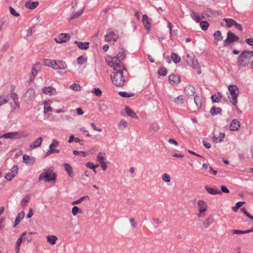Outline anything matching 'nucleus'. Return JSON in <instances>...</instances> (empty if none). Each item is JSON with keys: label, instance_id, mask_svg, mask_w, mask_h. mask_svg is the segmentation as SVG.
<instances>
[{"label": "nucleus", "instance_id": "412c9836", "mask_svg": "<svg viewBox=\"0 0 253 253\" xmlns=\"http://www.w3.org/2000/svg\"><path fill=\"white\" fill-rule=\"evenodd\" d=\"M74 43L77 45L81 49L86 50L89 48V43L88 42H81L75 41Z\"/></svg>", "mask_w": 253, "mask_h": 253}, {"label": "nucleus", "instance_id": "7ed1b4c3", "mask_svg": "<svg viewBox=\"0 0 253 253\" xmlns=\"http://www.w3.org/2000/svg\"><path fill=\"white\" fill-rule=\"evenodd\" d=\"M126 57V50L121 48L116 56L113 57L110 62H109L108 65L110 67L123 66L121 61L124 60Z\"/></svg>", "mask_w": 253, "mask_h": 253}, {"label": "nucleus", "instance_id": "f03ea898", "mask_svg": "<svg viewBox=\"0 0 253 253\" xmlns=\"http://www.w3.org/2000/svg\"><path fill=\"white\" fill-rule=\"evenodd\" d=\"M56 176L55 173L53 172V170L51 168L45 169L40 175L39 180H44V182L53 181V182H55L56 181Z\"/></svg>", "mask_w": 253, "mask_h": 253}, {"label": "nucleus", "instance_id": "72a5a7b5", "mask_svg": "<svg viewBox=\"0 0 253 253\" xmlns=\"http://www.w3.org/2000/svg\"><path fill=\"white\" fill-rule=\"evenodd\" d=\"M142 22L144 26L148 29L150 27V24L148 20V17L147 15L144 14L142 16Z\"/></svg>", "mask_w": 253, "mask_h": 253}, {"label": "nucleus", "instance_id": "a18cd8bd", "mask_svg": "<svg viewBox=\"0 0 253 253\" xmlns=\"http://www.w3.org/2000/svg\"><path fill=\"white\" fill-rule=\"evenodd\" d=\"M190 15L194 20H195L197 22L200 23V20L202 18H201L200 16L197 15L195 12L191 11L190 13Z\"/></svg>", "mask_w": 253, "mask_h": 253}, {"label": "nucleus", "instance_id": "f704fd0d", "mask_svg": "<svg viewBox=\"0 0 253 253\" xmlns=\"http://www.w3.org/2000/svg\"><path fill=\"white\" fill-rule=\"evenodd\" d=\"M213 36L214 38V40L216 41H214V42L217 44V42L219 41H221L223 39V37L221 35V33L219 31H216L213 34Z\"/></svg>", "mask_w": 253, "mask_h": 253}, {"label": "nucleus", "instance_id": "393cba45", "mask_svg": "<svg viewBox=\"0 0 253 253\" xmlns=\"http://www.w3.org/2000/svg\"><path fill=\"white\" fill-rule=\"evenodd\" d=\"M83 9H82L78 10L75 13H72L69 19V21H70L74 19H78L83 13Z\"/></svg>", "mask_w": 253, "mask_h": 253}, {"label": "nucleus", "instance_id": "1a4fd4ad", "mask_svg": "<svg viewBox=\"0 0 253 253\" xmlns=\"http://www.w3.org/2000/svg\"><path fill=\"white\" fill-rule=\"evenodd\" d=\"M250 59L249 56L243 51L238 57L237 61L238 65L241 67L248 66Z\"/></svg>", "mask_w": 253, "mask_h": 253}, {"label": "nucleus", "instance_id": "e2e57ef3", "mask_svg": "<svg viewBox=\"0 0 253 253\" xmlns=\"http://www.w3.org/2000/svg\"><path fill=\"white\" fill-rule=\"evenodd\" d=\"M9 10H10V13L12 15H13V16H16V17H18L19 16V14L18 13L16 12V11L15 10V9L13 8H12L11 6H10Z\"/></svg>", "mask_w": 253, "mask_h": 253}, {"label": "nucleus", "instance_id": "6e6552de", "mask_svg": "<svg viewBox=\"0 0 253 253\" xmlns=\"http://www.w3.org/2000/svg\"><path fill=\"white\" fill-rule=\"evenodd\" d=\"M119 37L118 32L112 29H109L106 35L104 36L105 41L106 42H116Z\"/></svg>", "mask_w": 253, "mask_h": 253}, {"label": "nucleus", "instance_id": "2f4dec72", "mask_svg": "<svg viewBox=\"0 0 253 253\" xmlns=\"http://www.w3.org/2000/svg\"><path fill=\"white\" fill-rule=\"evenodd\" d=\"M105 153H103V152H99L98 154V155L97 156L96 160L100 164H102L103 163H104L105 162L104 160L105 159Z\"/></svg>", "mask_w": 253, "mask_h": 253}, {"label": "nucleus", "instance_id": "6e6d98bb", "mask_svg": "<svg viewBox=\"0 0 253 253\" xmlns=\"http://www.w3.org/2000/svg\"><path fill=\"white\" fill-rule=\"evenodd\" d=\"M72 212L74 215H76L78 212L82 213V211L77 206H74L72 208Z\"/></svg>", "mask_w": 253, "mask_h": 253}, {"label": "nucleus", "instance_id": "a211bd4d", "mask_svg": "<svg viewBox=\"0 0 253 253\" xmlns=\"http://www.w3.org/2000/svg\"><path fill=\"white\" fill-rule=\"evenodd\" d=\"M23 162L27 165H32L35 162V158L31 157L27 155H24L23 156Z\"/></svg>", "mask_w": 253, "mask_h": 253}, {"label": "nucleus", "instance_id": "473e14b6", "mask_svg": "<svg viewBox=\"0 0 253 253\" xmlns=\"http://www.w3.org/2000/svg\"><path fill=\"white\" fill-rule=\"evenodd\" d=\"M222 96L221 93L218 92L217 93V95H212L211 97V100L212 102H219L221 99H222Z\"/></svg>", "mask_w": 253, "mask_h": 253}, {"label": "nucleus", "instance_id": "39448f33", "mask_svg": "<svg viewBox=\"0 0 253 253\" xmlns=\"http://www.w3.org/2000/svg\"><path fill=\"white\" fill-rule=\"evenodd\" d=\"M29 133L26 130L19 131L10 132L4 134L0 138H4L10 139H19L28 137Z\"/></svg>", "mask_w": 253, "mask_h": 253}, {"label": "nucleus", "instance_id": "603ef678", "mask_svg": "<svg viewBox=\"0 0 253 253\" xmlns=\"http://www.w3.org/2000/svg\"><path fill=\"white\" fill-rule=\"evenodd\" d=\"M25 216V212L21 211L18 214L14 221H20Z\"/></svg>", "mask_w": 253, "mask_h": 253}, {"label": "nucleus", "instance_id": "9b49d317", "mask_svg": "<svg viewBox=\"0 0 253 253\" xmlns=\"http://www.w3.org/2000/svg\"><path fill=\"white\" fill-rule=\"evenodd\" d=\"M23 98L24 100L27 103L34 100L35 98V92L34 89L32 88H29L25 93Z\"/></svg>", "mask_w": 253, "mask_h": 253}, {"label": "nucleus", "instance_id": "c756f323", "mask_svg": "<svg viewBox=\"0 0 253 253\" xmlns=\"http://www.w3.org/2000/svg\"><path fill=\"white\" fill-rule=\"evenodd\" d=\"M223 21L226 22V26L228 28H230L235 25L236 21L231 18H224Z\"/></svg>", "mask_w": 253, "mask_h": 253}, {"label": "nucleus", "instance_id": "b1692460", "mask_svg": "<svg viewBox=\"0 0 253 253\" xmlns=\"http://www.w3.org/2000/svg\"><path fill=\"white\" fill-rule=\"evenodd\" d=\"M125 111H126V114L128 116H129L132 118H134V119H138V117H137L136 114L133 111H132L131 109H130L128 107H127L126 106H125Z\"/></svg>", "mask_w": 253, "mask_h": 253}, {"label": "nucleus", "instance_id": "6ab92c4d", "mask_svg": "<svg viewBox=\"0 0 253 253\" xmlns=\"http://www.w3.org/2000/svg\"><path fill=\"white\" fill-rule=\"evenodd\" d=\"M42 140L43 139L42 137H40L38 138L30 144V147L31 149H35L40 147L42 143Z\"/></svg>", "mask_w": 253, "mask_h": 253}, {"label": "nucleus", "instance_id": "052dcab7", "mask_svg": "<svg viewBox=\"0 0 253 253\" xmlns=\"http://www.w3.org/2000/svg\"><path fill=\"white\" fill-rule=\"evenodd\" d=\"M158 73L161 76H165L167 73V71L165 68H160L158 69Z\"/></svg>", "mask_w": 253, "mask_h": 253}, {"label": "nucleus", "instance_id": "49530a36", "mask_svg": "<svg viewBox=\"0 0 253 253\" xmlns=\"http://www.w3.org/2000/svg\"><path fill=\"white\" fill-rule=\"evenodd\" d=\"M221 110H222L220 108H215V107H213L211 108L210 113L212 115H215L220 113L221 112Z\"/></svg>", "mask_w": 253, "mask_h": 253}, {"label": "nucleus", "instance_id": "ddd939ff", "mask_svg": "<svg viewBox=\"0 0 253 253\" xmlns=\"http://www.w3.org/2000/svg\"><path fill=\"white\" fill-rule=\"evenodd\" d=\"M69 39L70 35L68 34L62 33L55 39V41L57 43H63L67 42Z\"/></svg>", "mask_w": 253, "mask_h": 253}, {"label": "nucleus", "instance_id": "f3484780", "mask_svg": "<svg viewBox=\"0 0 253 253\" xmlns=\"http://www.w3.org/2000/svg\"><path fill=\"white\" fill-rule=\"evenodd\" d=\"M169 82L171 84H177L180 81V78L177 75L172 74L169 76Z\"/></svg>", "mask_w": 253, "mask_h": 253}, {"label": "nucleus", "instance_id": "5701e85b", "mask_svg": "<svg viewBox=\"0 0 253 253\" xmlns=\"http://www.w3.org/2000/svg\"><path fill=\"white\" fill-rule=\"evenodd\" d=\"M26 235V233L24 232L22 234L21 237H20L16 242V252L18 253L20 250V247L21 246V243L23 240V238H24L25 239V235Z\"/></svg>", "mask_w": 253, "mask_h": 253}, {"label": "nucleus", "instance_id": "f8f14e48", "mask_svg": "<svg viewBox=\"0 0 253 253\" xmlns=\"http://www.w3.org/2000/svg\"><path fill=\"white\" fill-rule=\"evenodd\" d=\"M239 39V38L237 36L235 35V34L232 32L229 31L227 33V38L224 41L223 44L224 46H226L228 44L238 41Z\"/></svg>", "mask_w": 253, "mask_h": 253}, {"label": "nucleus", "instance_id": "a19ab883", "mask_svg": "<svg viewBox=\"0 0 253 253\" xmlns=\"http://www.w3.org/2000/svg\"><path fill=\"white\" fill-rule=\"evenodd\" d=\"M194 102L198 108L201 107L202 103V98L200 96L195 95L194 96Z\"/></svg>", "mask_w": 253, "mask_h": 253}, {"label": "nucleus", "instance_id": "c9c22d12", "mask_svg": "<svg viewBox=\"0 0 253 253\" xmlns=\"http://www.w3.org/2000/svg\"><path fill=\"white\" fill-rule=\"evenodd\" d=\"M26 6L30 9H33L36 8L39 5L38 1H34L32 3L26 2L25 3Z\"/></svg>", "mask_w": 253, "mask_h": 253}, {"label": "nucleus", "instance_id": "423d86ee", "mask_svg": "<svg viewBox=\"0 0 253 253\" xmlns=\"http://www.w3.org/2000/svg\"><path fill=\"white\" fill-rule=\"evenodd\" d=\"M185 59L189 66L192 67L197 70V72L198 74L201 73V71L198 60L195 58L194 55L187 54Z\"/></svg>", "mask_w": 253, "mask_h": 253}, {"label": "nucleus", "instance_id": "09e8293b", "mask_svg": "<svg viewBox=\"0 0 253 253\" xmlns=\"http://www.w3.org/2000/svg\"><path fill=\"white\" fill-rule=\"evenodd\" d=\"M200 25L201 29L204 31L207 30L209 26V23L205 21H201L200 23Z\"/></svg>", "mask_w": 253, "mask_h": 253}, {"label": "nucleus", "instance_id": "9d476101", "mask_svg": "<svg viewBox=\"0 0 253 253\" xmlns=\"http://www.w3.org/2000/svg\"><path fill=\"white\" fill-rule=\"evenodd\" d=\"M197 205L199 211L198 215L199 217H202L204 215V212L208 209L207 203L204 200H200L197 202Z\"/></svg>", "mask_w": 253, "mask_h": 253}, {"label": "nucleus", "instance_id": "e433bc0d", "mask_svg": "<svg viewBox=\"0 0 253 253\" xmlns=\"http://www.w3.org/2000/svg\"><path fill=\"white\" fill-rule=\"evenodd\" d=\"M253 231V229L248 230L245 231L238 230L236 229H233L231 230V233L233 234H247Z\"/></svg>", "mask_w": 253, "mask_h": 253}, {"label": "nucleus", "instance_id": "f257e3e1", "mask_svg": "<svg viewBox=\"0 0 253 253\" xmlns=\"http://www.w3.org/2000/svg\"><path fill=\"white\" fill-rule=\"evenodd\" d=\"M114 72L111 74V78L114 85L117 86H122L125 82L124 76V72H126V70L124 66H117L111 67Z\"/></svg>", "mask_w": 253, "mask_h": 253}, {"label": "nucleus", "instance_id": "20e7f679", "mask_svg": "<svg viewBox=\"0 0 253 253\" xmlns=\"http://www.w3.org/2000/svg\"><path fill=\"white\" fill-rule=\"evenodd\" d=\"M44 64L45 66L51 67L52 68L57 69L64 70L67 68V64L64 61L54 60L46 59L44 61Z\"/></svg>", "mask_w": 253, "mask_h": 253}, {"label": "nucleus", "instance_id": "dca6fc26", "mask_svg": "<svg viewBox=\"0 0 253 253\" xmlns=\"http://www.w3.org/2000/svg\"><path fill=\"white\" fill-rule=\"evenodd\" d=\"M240 122L237 119H234L230 125V130L231 131H237L240 127Z\"/></svg>", "mask_w": 253, "mask_h": 253}, {"label": "nucleus", "instance_id": "8fccbe9b", "mask_svg": "<svg viewBox=\"0 0 253 253\" xmlns=\"http://www.w3.org/2000/svg\"><path fill=\"white\" fill-rule=\"evenodd\" d=\"M119 94L123 97H130L134 96V94L126 91H120Z\"/></svg>", "mask_w": 253, "mask_h": 253}, {"label": "nucleus", "instance_id": "a878e982", "mask_svg": "<svg viewBox=\"0 0 253 253\" xmlns=\"http://www.w3.org/2000/svg\"><path fill=\"white\" fill-rule=\"evenodd\" d=\"M128 123L125 120L122 119L118 124V127L119 130H123L126 127H127Z\"/></svg>", "mask_w": 253, "mask_h": 253}, {"label": "nucleus", "instance_id": "774afa93", "mask_svg": "<svg viewBox=\"0 0 253 253\" xmlns=\"http://www.w3.org/2000/svg\"><path fill=\"white\" fill-rule=\"evenodd\" d=\"M9 47V45H8V43L6 42V43H4L2 47H1V50L2 51H5L7 50V49H8Z\"/></svg>", "mask_w": 253, "mask_h": 253}, {"label": "nucleus", "instance_id": "bf43d9fd", "mask_svg": "<svg viewBox=\"0 0 253 253\" xmlns=\"http://www.w3.org/2000/svg\"><path fill=\"white\" fill-rule=\"evenodd\" d=\"M245 202H238L236 203V206L232 208L233 210L234 211H236L237 210L241 207L244 204H245Z\"/></svg>", "mask_w": 253, "mask_h": 253}, {"label": "nucleus", "instance_id": "4be33fe9", "mask_svg": "<svg viewBox=\"0 0 253 253\" xmlns=\"http://www.w3.org/2000/svg\"><path fill=\"white\" fill-rule=\"evenodd\" d=\"M205 190L210 194L215 195V194H221V192L216 189V188H211L208 186H205Z\"/></svg>", "mask_w": 253, "mask_h": 253}, {"label": "nucleus", "instance_id": "c85d7f7f", "mask_svg": "<svg viewBox=\"0 0 253 253\" xmlns=\"http://www.w3.org/2000/svg\"><path fill=\"white\" fill-rule=\"evenodd\" d=\"M51 112V108L49 106V101H44V112L45 114H50Z\"/></svg>", "mask_w": 253, "mask_h": 253}, {"label": "nucleus", "instance_id": "cd10ccee", "mask_svg": "<svg viewBox=\"0 0 253 253\" xmlns=\"http://www.w3.org/2000/svg\"><path fill=\"white\" fill-rule=\"evenodd\" d=\"M63 166L64 167L65 170L68 173V175L70 177H72L73 176V169H72V167L71 166V165L67 163H64L63 164Z\"/></svg>", "mask_w": 253, "mask_h": 253}, {"label": "nucleus", "instance_id": "5fc2aeb1", "mask_svg": "<svg viewBox=\"0 0 253 253\" xmlns=\"http://www.w3.org/2000/svg\"><path fill=\"white\" fill-rule=\"evenodd\" d=\"M162 180L166 182H169L170 181V177L169 174L165 173L162 175Z\"/></svg>", "mask_w": 253, "mask_h": 253}, {"label": "nucleus", "instance_id": "3c124183", "mask_svg": "<svg viewBox=\"0 0 253 253\" xmlns=\"http://www.w3.org/2000/svg\"><path fill=\"white\" fill-rule=\"evenodd\" d=\"M70 88L75 91H79L81 90V87L79 84H73L70 86Z\"/></svg>", "mask_w": 253, "mask_h": 253}, {"label": "nucleus", "instance_id": "bb28decb", "mask_svg": "<svg viewBox=\"0 0 253 253\" xmlns=\"http://www.w3.org/2000/svg\"><path fill=\"white\" fill-rule=\"evenodd\" d=\"M170 99L172 101L174 102L177 105L183 104L185 102V100L183 95H179L177 97L174 98L173 99L170 97Z\"/></svg>", "mask_w": 253, "mask_h": 253}, {"label": "nucleus", "instance_id": "0eeeda50", "mask_svg": "<svg viewBox=\"0 0 253 253\" xmlns=\"http://www.w3.org/2000/svg\"><path fill=\"white\" fill-rule=\"evenodd\" d=\"M228 89L230 92V95L228 98L231 99V103L236 105L237 103V97L238 95V88L235 85H229L228 86Z\"/></svg>", "mask_w": 253, "mask_h": 253}, {"label": "nucleus", "instance_id": "c03bdc74", "mask_svg": "<svg viewBox=\"0 0 253 253\" xmlns=\"http://www.w3.org/2000/svg\"><path fill=\"white\" fill-rule=\"evenodd\" d=\"M18 172V168L17 166H14L11 169L10 172H8L14 178Z\"/></svg>", "mask_w": 253, "mask_h": 253}, {"label": "nucleus", "instance_id": "de8ad7c7", "mask_svg": "<svg viewBox=\"0 0 253 253\" xmlns=\"http://www.w3.org/2000/svg\"><path fill=\"white\" fill-rule=\"evenodd\" d=\"M11 98L14 101L15 104L16 106L19 105L18 97L17 94L15 92H12L10 94Z\"/></svg>", "mask_w": 253, "mask_h": 253}, {"label": "nucleus", "instance_id": "4c0bfd02", "mask_svg": "<svg viewBox=\"0 0 253 253\" xmlns=\"http://www.w3.org/2000/svg\"><path fill=\"white\" fill-rule=\"evenodd\" d=\"M47 241L51 245H54L56 243L57 238L53 235H48L46 237Z\"/></svg>", "mask_w": 253, "mask_h": 253}, {"label": "nucleus", "instance_id": "338daca9", "mask_svg": "<svg viewBox=\"0 0 253 253\" xmlns=\"http://www.w3.org/2000/svg\"><path fill=\"white\" fill-rule=\"evenodd\" d=\"M107 104L105 102H103L102 104V106L100 107V111H107Z\"/></svg>", "mask_w": 253, "mask_h": 253}, {"label": "nucleus", "instance_id": "4d7b16f0", "mask_svg": "<svg viewBox=\"0 0 253 253\" xmlns=\"http://www.w3.org/2000/svg\"><path fill=\"white\" fill-rule=\"evenodd\" d=\"M59 145V142L55 139H53L52 143L49 145V150L53 149V147H56Z\"/></svg>", "mask_w": 253, "mask_h": 253}, {"label": "nucleus", "instance_id": "680f3d73", "mask_svg": "<svg viewBox=\"0 0 253 253\" xmlns=\"http://www.w3.org/2000/svg\"><path fill=\"white\" fill-rule=\"evenodd\" d=\"M92 92L98 97L102 95V91L99 88H94Z\"/></svg>", "mask_w": 253, "mask_h": 253}, {"label": "nucleus", "instance_id": "13d9d810", "mask_svg": "<svg viewBox=\"0 0 253 253\" xmlns=\"http://www.w3.org/2000/svg\"><path fill=\"white\" fill-rule=\"evenodd\" d=\"M86 198H88V196H83V197H81L80 199L74 201L72 203V205H77V204H79L81 203L82 201H83Z\"/></svg>", "mask_w": 253, "mask_h": 253}, {"label": "nucleus", "instance_id": "37998d69", "mask_svg": "<svg viewBox=\"0 0 253 253\" xmlns=\"http://www.w3.org/2000/svg\"><path fill=\"white\" fill-rule=\"evenodd\" d=\"M18 172V168L17 166H14L11 169L10 172H8L14 178Z\"/></svg>", "mask_w": 253, "mask_h": 253}, {"label": "nucleus", "instance_id": "4468645a", "mask_svg": "<svg viewBox=\"0 0 253 253\" xmlns=\"http://www.w3.org/2000/svg\"><path fill=\"white\" fill-rule=\"evenodd\" d=\"M40 69L41 66L40 63H37L33 65L30 75L31 81H32L34 79L37 74V73L40 71Z\"/></svg>", "mask_w": 253, "mask_h": 253}, {"label": "nucleus", "instance_id": "ea45409f", "mask_svg": "<svg viewBox=\"0 0 253 253\" xmlns=\"http://www.w3.org/2000/svg\"><path fill=\"white\" fill-rule=\"evenodd\" d=\"M30 200V195H27L25 196V197L21 200V205L23 207H25L27 206L28 203L29 202Z\"/></svg>", "mask_w": 253, "mask_h": 253}, {"label": "nucleus", "instance_id": "864d4df0", "mask_svg": "<svg viewBox=\"0 0 253 253\" xmlns=\"http://www.w3.org/2000/svg\"><path fill=\"white\" fill-rule=\"evenodd\" d=\"M87 61L86 58H84L83 56H80L77 58L78 64L80 65H82Z\"/></svg>", "mask_w": 253, "mask_h": 253}, {"label": "nucleus", "instance_id": "79ce46f5", "mask_svg": "<svg viewBox=\"0 0 253 253\" xmlns=\"http://www.w3.org/2000/svg\"><path fill=\"white\" fill-rule=\"evenodd\" d=\"M171 57L173 61L176 64L180 62V57L175 53H172L171 54Z\"/></svg>", "mask_w": 253, "mask_h": 253}, {"label": "nucleus", "instance_id": "58836bf2", "mask_svg": "<svg viewBox=\"0 0 253 253\" xmlns=\"http://www.w3.org/2000/svg\"><path fill=\"white\" fill-rule=\"evenodd\" d=\"M149 129L150 131L155 132L159 130V126L158 124L154 123L150 126Z\"/></svg>", "mask_w": 253, "mask_h": 253}, {"label": "nucleus", "instance_id": "7c9ffc66", "mask_svg": "<svg viewBox=\"0 0 253 253\" xmlns=\"http://www.w3.org/2000/svg\"><path fill=\"white\" fill-rule=\"evenodd\" d=\"M53 90H55V88L52 86L45 87L42 88V92L45 94L51 95L53 94Z\"/></svg>", "mask_w": 253, "mask_h": 253}, {"label": "nucleus", "instance_id": "aec40b11", "mask_svg": "<svg viewBox=\"0 0 253 253\" xmlns=\"http://www.w3.org/2000/svg\"><path fill=\"white\" fill-rule=\"evenodd\" d=\"M214 13L211 9H208L203 11L202 13V19H207L212 18L213 16Z\"/></svg>", "mask_w": 253, "mask_h": 253}, {"label": "nucleus", "instance_id": "0e129e2a", "mask_svg": "<svg viewBox=\"0 0 253 253\" xmlns=\"http://www.w3.org/2000/svg\"><path fill=\"white\" fill-rule=\"evenodd\" d=\"M241 211L248 217H249L251 219L253 220V216L250 215L246 211L245 208H243L241 209Z\"/></svg>", "mask_w": 253, "mask_h": 253}, {"label": "nucleus", "instance_id": "69168bd1", "mask_svg": "<svg viewBox=\"0 0 253 253\" xmlns=\"http://www.w3.org/2000/svg\"><path fill=\"white\" fill-rule=\"evenodd\" d=\"M73 153L75 155H82V156H83V157L86 156V153L84 151H78L77 150H74L73 151Z\"/></svg>", "mask_w": 253, "mask_h": 253}, {"label": "nucleus", "instance_id": "2eb2a0df", "mask_svg": "<svg viewBox=\"0 0 253 253\" xmlns=\"http://www.w3.org/2000/svg\"><path fill=\"white\" fill-rule=\"evenodd\" d=\"M185 94L189 96H192L196 92V89L194 86L189 84L185 86L184 88Z\"/></svg>", "mask_w": 253, "mask_h": 253}]
</instances>
